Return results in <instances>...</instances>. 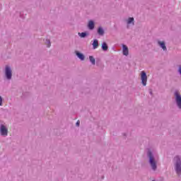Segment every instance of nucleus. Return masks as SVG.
I'll use <instances>...</instances> for the list:
<instances>
[{
	"mask_svg": "<svg viewBox=\"0 0 181 181\" xmlns=\"http://www.w3.org/2000/svg\"><path fill=\"white\" fill-rule=\"evenodd\" d=\"M148 163L153 172L158 169V163L159 162V154L155 151L150 150L147 153Z\"/></svg>",
	"mask_w": 181,
	"mask_h": 181,
	"instance_id": "1",
	"label": "nucleus"
},
{
	"mask_svg": "<svg viewBox=\"0 0 181 181\" xmlns=\"http://www.w3.org/2000/svg\"><path fill=\"white\" fill-rule=\"evenodd\" d=\"M173 162L176 174L177 176H181V156H175Z\"/></svg>",
	"mask_w": 181,
	"mask_h": 181,
	"instance_id": "2",
	"label": "nucleus"
},
{
	"mask_svg": "<svg viewBox=\"0 0 181 181\" xmlns=\"http://www.w3.org/2000/svg\"><path fill=\"white\" fill-rule=\"evenodd\" d=\"M174 101L177 108L181 111V93L179 90L174 91Z\"/></svg>",
	"mask_w": 181,
	"mask_h": 181,
	"instance_id": "3",
	"label": "nucleus"
},
{
	"mask_svg": "<svg viewBox=\"0 0 181 181\" xmlns=\"http://www.w3.org/2000/svg\"><path fill=\"white\" fill-rule=\"evenodd\" d=\"M4 76L6 80H12V67L10 65L5 66Z\"/></svg>",
	"mask_w": 181,
	"mask_h": 181,
	"instance_id": "4",
	"label": "nucleus"
},
{
	"mask_svg": "<svg viewBox=\"0 0 181 181\" xmlns=\"http://www.w3.org/2000/svg\"><path fill=\"white\" fill-rule=\"evenodd\" d=\"M127 29H130L131 27L135 26V18L134 17H129L125 20Z\"/></svg>",
	"mask_w": 181,
	"mask_h": 181,
	"instance_id": "5",
	"label": "nucleus"
},
{
	"mask_svg": "<svg viewBox=\"0 0 181 181\" xmlns=\"http://www.w3.org/2000/svg\"><path fill=\"white\" fill-rule=\"evenodd\" d=\"M141 84L144 87H146V83H148V76H146V72L142 71L140 74Z\"/></svg>",
	"mask_w": 181,
	"mask_h": 181,
	"instance_id": "6",
	"label": "nucleus"
},
{
	"mask_svg": "<svg viewBox=\"0 0 181 181\" xmlns=\"http://www.w3.org/2000/svg\"><path fill=\"white\" fill-rule=\"evenodd\" d=\"M157 45L163 50L164 52H168V47H166V42L165 40H157Z\"/></svg>",
	"mask_w": 181,
	"mask_h": 181,
	"instance_id": "7",
	"label": "nucleus"
},
{
	"mask_svg": "<svg viewBox=\"0 0 181 181\" xmlns=\"http://www.w3.org/2000/svg\"><path fill=\"white\" fill-rule=\"evenodd\" d=\"M0 134L1 136H8V127L4 124H1L0 127Z\"/></svg>",
	"mask_w": 181,
	"mask_h": 181,
	"instance_id": "8",
	"label": "nucleus"
},
{
	"mask_svg": "<svg viewBox=\"0 0 181 181\" xmlns=\"http://www.w3.org/2000/svg\"><path fill=\"white\" fill-rule=\"evenodd\" d=\"M122 53L123 56H128V54H129V50L128 49V47L125 45H122Z\"/></svg>",
	"mask_w": 181,
	"mask_h": 181,
	"instance_id": "9",
	"label": "nucleus"
},
{
	"mask_svg": "<svg viewBox=\"0 0 181 181\" xmlns=\"http://www.w3.org/2000/svg\"><path fill=\"white\" fill-rule=\"evenodd\" d=\"M94 28H95V23L93 20L89 21L88 23V29H89V30H94Z\"/></svg>",
	"mask_w": 181,
	"mask_h": 181,
	"instance_id": "10",
	"label": "nucleus"
},
{
	"mask_svg": "<svg viewBox=\"0 0 181 181\" xmlns=\"http://www.w3.org/2000/svg\"><path fill=\"white\" fill-rule=\"evenodd\" d=\"M76 55L77 56V57L81 60V62H84L86 57L81 54V52H78V51H76Z\"/></svg>",
	"mask_w": 181,
	"mask_h": 181,
	"instance_id": "11",
	"label": "nucleus"
},
{
	"mask_svg": "<svg viewBox=\"0 0 181 181\" xmlns=\"http://www.w3.org/2000/svg\"><path fill=\"white\" fill-rule=\"evenodd\" d=\"M104 28H103V27H98V35H99L100 36H104Z\"/></svg>",
	"mask_w": 181,
	"mask_h": 181,
	"instance_id": "12",
	"label": "nucleus"
},
{
	"mask_svg": "<svg viewBox=\"0 0 181 181\" xmlns=\"http://www.w3.org/2000/svg\"><path fill=\"white\" fill-rule=\"evenodd\" d=\"M93 45V49H95L98 48V40L95 39L93 40V42L92 44Z\"/></svg>",
	"mask_w": 181,
	"mask_h": 181,
	"instance_id": "13",
	"label": "nucleus"
},
{
	"mask_svg": "<svg viewBox=\"0 0 181 181\" xmlns=\"http://www.w3.org/2000/svg\"><path fill=\"white\" fill-rule=\"evenodd\" d=\"M102 50H103V52L108 50V45H107V42H104L102 43Z\"/></svg>",
	"mask_w": 181,
	"mask_h": 181,
	"instance_id": "14",
	"label": "nucleus"
},
{
	"mask_svg": "<svg viewBox=\"0 0 181 181\" xmlns=\"http://www.w3.org/2000/svg\"><path fill=\"white\" fill-rule=\"evenodd\" d=\"M89 61L93 66H95V58H94V57L89 56Z\"/></svg>",
	"mask_w": 181,
	"mask_h": 181,
	"instance_id": "15",
	"label": "nucleus"
},
{
	"mask_svg": "<svg viewBox=\"0 0 181 181\" xmlns=\"http://www.w3.org/2000/svg\"><path fill=\"white\" fill-rule=\"evenodd\" d=\"M78 35L81 37H86L88 34H87V33H78Z\"/></svg>",
	"mask_w": 181,
	"mask_h": 181,
	"instance_id": "16",
	"label": "nucleus"
},
{
	"mask_svg": "<svg viewBox=\"0 0 181 181\" xmlns=\"http://www.w3.org/2000/svg\"><path fill=\"white\" fill-rule=\"evenodd\" d=\"M45 45H47V47H50L51 43H50V40H45Z\"/></svg>",
	"mask_w": 181,
	"mask_h": 181,
	"instance_id": "17",
	"label": "nucleus"
},
{
	"mask_svg": "<svg viewBox=\"0 0 181 181\" xmlns=\"http://www.w3.org/2000/svg\"><path fill=\"white\" fill-rule=\"evenodd\" d=\"M4 104V99L2 98V96L0 95V107H2Z\"/></svg>",
	"mask_w": 181,
	"mask_h": 181,
	"instance_id": "18",
	"label": "nucleus"
},
{
	"mask_svg": "<svg viewBox=\"0 0 181 181\" xmlns=\"http://www.w3.org/2000/svg\"><path fill=\"white\" fill-rule=\"evenodd\" d=\"M76 127H80V120L76 122Z\"/></svg>",
	"mask_w": 181,
	"mask_h": 181,
	"instance_id": "19",
	"label": "nucleus"
}]
</instances>
